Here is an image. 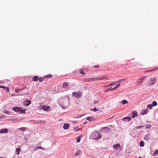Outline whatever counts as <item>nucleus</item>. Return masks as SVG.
<instances>
[{
	"mask_svg": "<svg viewBox=\"0 0 158 158\" xmlns=\"http://www.w3.org/2000/svg\"><path fill=\"white\" fill-rule=\"evenodd\" d=\"M93 137L94 139L98 140L102 137L101 134L98 132H95L93 133Z\"/></svg>",
	"mask_w": 158,
	"mask_h": 158,
	"instance_id": "nucleus-1",
	"label": "nucleus"
},
{
	"mask_svg": "<svg viewBox=\"0 0 158 158\" xmlns=\"http://www.w3.org/2000/svg\"><path fill=\"white\" fill-rule=\"evenodd\" d=\"M156 77L150 78L148 81V84L149 85H154L156 82Z\"/></svg>",
	"mask_w": 158,
	"mask_h": 158,
	"instance_id": "nucleus-2",
	"label": "nucleus"
},
{
	"mask_svg": "<svg viewBox=\"0 0 158 158\" xmlns=\"http://www.w3.org/2000/svg\"><path fill=\"white\" fill-rule=\"evenodd\" d=\"M147 76H144L138 79L136 82V84L140 85L143 81L146 78Z\"/></svg>",
	"mask_w": 158,
	"mask_h": 158,
	"instance_id": "nucleus-3",
	"label": "nucleus"
},
{
	"mask_svg": "<svg viewBox=\"0 0 158 158\" xmlns=\"http://www.w3.org/2000/svg\"><path fill=\"white\" fill-rule=\"evenodd\" d=\"M73 95L75 97L78 98H80L82 95V93L81 92H73L72 93Z\"/></svg>",
	"mask_w": 158,
	"mask_h": 158,
	"instance_id": "nucleus-4",
	"label": "nucleus"
},
{
	"mask_svg": "<svg viewBox=\"0 0 158 158\" xmlns=\"http://www.w3.org/2000/svg\"><path fill=\"white\" fill-rule=\"evenodd\" d=\"M113 147L114 149H118L119 148L121 150H122V148L119 143H117L113 145Z\"/></svg>",
	"mask_w": 158,
	"mask_h": 158,
	"instance_id": "nucleus-5",
	"label": "nucleus"
},
{
	"mask_svg": "<svg viewBox=\"0 0 158 158\" xmlns=\"http://www.w3.org/2000/svg\"><path fill=\"white\" fill-rule=\"evenodd\" d=\"M31 101L30 100H25L23 103V104L25 106H28L31 104Z\"/></svg>",
	"mask_w": 158,
	"mask_h": 158,
	"instance_id": "nucleus-6",
	"label": "nucleus"
},
{
	"mask_svg": "<svg viewBox=\"0 0 158 158\" xmlns=\"http://www.w3.org/2000/svg\"><path fill=\"white\" fill-rule=\"evenodd\" d=\"M21 108L16 107H14L12 108L13 110L14 111L16 112H20V109Z\"/></svg>",
	"mask_w": 158,
	"mask_h": 158,
	"instance_id": "nucleus-7",
	"label": "nucleus"
},
{
	"mask_svg": "<svg viewBox=\"0 0 158 158\" xmlns=\"http://www.w3.org/2000/svg\"><path fill=\"white\" fill-rule=\"evenodd\" d=\"M8 129L7 128L2 129L0 130V133H7L8 132Z\"/></svg>",
	"mask_w": 158,
	"mask_h": 158,
	"instance_id": "nucleus-8",
	"label": "nucleus"
},
{
	"mask_svg": "<svg viewBox=\"0 0 158 158\" xmlns=\"http://www.w3.org/2000/svg\"><path fill=\"white\" fill-rule=\"evenodd\" d=\"M42 108L43 110L46 111L50 108V106H47L44 105L42 106Z\"/></svg>",
	"mask_w": 158,
	"mask_h": 158,
	"instance_id": "nucleus-9",
	"label": "nucleus"
},
{
	"mask_svg": "<svg viewBox=\"0 0 158 158\" xmlns=\"http://www.w3.org/2000/svg\"><path fill=\"white\" fill-rule=\"evenodd\" d=\"M68 86V83L67 82H65L63 84V88L64 89H66Z\"/></svg>",
	"mask_w": 158,
	"mask_h": 158,
	"instance_id": "nucleus-10",
	"label": "nucleus"
},
{
	"mask_svg": "<svg viewBox=\"0 0 158 158\" xmlns=\"http://www.w3.org/2000/svg\"><path fill=\"white\" fill-rule=\"evenodd\" d=\"M131 120V118L129 117H127L123 118L122 119V120L124 121H129Z\"/></svg>",
	"mask_w": 158,
	"mask_h": 158,
	"instance_id": "nucleus-11",
	"label": "nucleus"
},
{
	"mask_svg": "<svg viewBox=\"0 0 158 158\" xmlns=\"http://www.w3.org/2000/svg\"><path fill=\"white\" fill-rule=\"evenodd\" d=\"M148 112V110L147 109H146L143 110L141 112V114L142 115H143L146 114Z\"/></svg>",
	"mask_w": 158,
	"mask_h": 158,
	"instance_id": "nucleus-12",
	"label": "nucleus"
},
{
	"mask_svg": "<svg viewBox=\"0 0 158 158\" xmlns=\"http://www.w3.org/2000/svg\"><path fill=\"white\" fill-rule=\"evenodd\" d=\"M69 127V124L68 123H65L64 124L63 126V128L64 129H68Z\"/></svg>",
	"mask_w": 158,
	"mask_h": 158,
	"instance_id": "nucleus-13",
	"label": "nucleus"
},
{
	"mask_svg": "<svg viewBox=\"0 0 158 158\" xmlns=\"http://www.w3.org/2000/svg\"><path fill=\"white\" fill-rule=\"evenodd\" d=\"M95 80H96V78H91L87 79L85 80V81L89 82V81H95Z\"/></svg>",
	"mask_w": 158,
	"mask_h": 158,
	"instance_id": "nucleus-14",
	"label": "nucleus"
},
{
	"mask_svg": "<svg viewBox=\"0 0 158 158\" xmlns=\"http://www.w3.org/2000/svg\"><path fill=\"white\" fill-rule=\"evenodd\" d=\"M132 118H134L135 117H137L138 116V114L137 112L135 111H133L132 113Z\"/></svg>",
	"mask_w": 158,
	"mask_h": 158,
	"instance_id": "nucleus-15",
	"label": "nucleus"
},
{
	"mask_svg": "<svg viewBox=\"0 0 158 158\" xmlns=\"http://www.w3.org/2000/svg\"><path fill=\"white\" fill-rule=\"evenodd\" d=\"M38 79H39L38 77L37 76H34L32 78L33 81H38Z\"/></svg>",
	"mask_w": 158,
	"mask_h": 158,
	"instance_id": "nucleus-16",
	"label": "nucleus"
},
{
	"mask_svg": "<svg viewBox=\"0 0 158 158\" xmlns=\"http://www.w3.org/2000/svg\"><path fill=\"white\" fill-rule=\"evenodd\" d=\"M107 78V77H96V80L105 79Z\"/></svg>",
	"mask_w": 158,
	"mask_h": 158,
	"instance_id": "nucleus-17",
	"label": "nucleus"
},
{
	"mask_svg": "<svg viewBox=\"0 0 158 158\" xmlns=\"http://www.w3.org/2000/svg\"><path fill=\"white\" fill-rule=\"evenodd\" d=\"M158 69V68H156L154 69H150V70H148L147 71H145V73H146V72H152V71H155V70H157Z\"/></svg>",
	"mask_w": 158,
	"mask_h": 158,
	"instance_id": "nucleus-18",
	"label": "nucleus"
},
{
	"mask_svg": "<svg viewBox=\"0 0 158 158\" xmlns=\"http://www.w3.org/2000/svg\"><path fill=\"white\" fill-rule=\"evenodd\" d=\"M46 78V77H40L39 78V80L40 82H41L43 81Z\"/></svg>",
	"mask_w": 158,
	"mask_h": 158,
	"instance_id": "nucleus-19",
	"label": "nucleus"
},
{
	"mask_svg": "<svg viewBox=\"0 0 158 158\" xmlns=\"http://www.w3.org/2000/svg\"><path fill=\"white\" fill-rule=\"evenodd\" d=\"M117 83V82H114L112 83H110L109 85H108L106 86H105V87H107L109 86H110L114 85L115 84Z\"/></svg>",
	"mask_w": 158,
	"mask_h": 158,
	"instance_id": "nucleus-20",
	"label": "nucleus"
},
{
	"mask_svg": "<svg viewBox=\"0 0 158 158\" xmlns=\"http://www.w3.org/2000/svg\"><path fill=\"white\" fill-rule=\"evenodd\" d=\"M114 90V88H108V89H106L105 90V92H108V91H113V90Z\"/></svg>",
	"mask_w": 158,
	"mask_h": 158,
	"instance_id": "nucleus-21",
	"label": "nucleus"
},
{
	"mask_svg": "<svg viewBox=\"0 0 158 158\" xmlns=\"http://www.w3.org/2000/svg\"><path fill=\"white\" fill-rule=\"evenodd\" d=\"M79 72L81 74H82L83 75H85V74L82 69H80L79 70Z\"/></svg>",
	"mask_w": 158,
	"mask_h": 158,
	"instance_id": "nucleus-22",
	"label": "nucleus"
},
{
	"mask_svg": "<svg viewBox=\"0 0 158 158\" xmlns=\"http://www.w3.org/2000/svg\"><path fill=\"white\" fill-rule=\"evenodd\" d=\"M82 137V136L81 135V136H79L77 138L76 140H77V142H79L81 140V138Z\"/></svg>",
	"mask_w": 158,
	"mask_h": 158,
	"instance_id": "nucleus-23",
	"label": "nucleus"
},
{
	"mask_svg": "<svg viewBox=\"0 0 158 158\" xmlns=\"http://www.w3.org/2000/svg\"><path fill=\"white\" fill-rule=\"evenodd\" d=\"M20 151V150L19 148H16V152H17V154L18 155L19 154Z\"/></svg>",
	"mask_w": 158,
	"mask_h": 158,
	"instance_id": "nucleus-24",
	"label": "nucleus"
},
{
	"mask_svg": "<svg viewBox=\"0 0 158 158\" xmlns=\"http://www.w3.org/2000/svg\"><path fill=\"white\" fill-rule=\"evenodd\" d=\"M158 155V150H156L153 153V155L156 156Z\"/></svg>",
	"mask_w": 158,
	"mask_h": 158,
	"instance_id": "nucleus-25",
	"label": "nucleus"
},
{
	"mask_svg": "<svg viewBox=\"0 0 158 158\" xmlns=\"http://www.w3.org/2000/svg\"><path fill=\"white\" fill-rule=\"evenodd\" d=\"M128 103V101L125 100H123L122 102V103L123 105H124Z\"/></svg>",
	"mask_w": 158,
	"mask_h": 158,
	"instance_id": "nucleus-26",
	"label": "nucleus"
},
{
	"mask_svg": "<svg viewBox=\"0 0 158 158\" xmlns=\"http://www.w3.org/2000/svg\"><path fill=\"white\" fill-rule=\"evenodd\" d=\"M144 142L143 141H141L140 143V146L141 147H143L144 146Z\"/></svg>",
	"mask_w": 158,
	"mask_h": 158,
	"instance_id": "nucleus-27",
	"label": "nucleus"
},
{
	"mask_svg": "<svg viewBox=\"0 0 158 158\" xmlns=\"http://www.w3.org/2000/svg\"><path fill=\"white\" fill-rule=\"evenodd\" d=\"M86 119L90 121H92L93 120V118L91 117H88L86 118Z\"/></svg>",
	"mask_w": 158,
	"mask_h": 158,
	"instance_id": "nucleus-28",
	"label": "nucleus"
},
{
	"mask_svg": "<svg viewBox=\"0 0 158 158\" xmlns=\"http://www.w3.org/2000/svg\"><path fill=\"white\" fill-rule=\"evenodd\" d=\"M153 107V105L152 104H149L147 106V108L151 109Z\"/></svg>",
	"mask_w": 158,
	"mask_h": 158,
	"instance_id": "nucleus-29",
	"label": "nucleus"
},
{
	"mask_svg": "<svg viewBox=\"0 0 158 158\" xmlns=\"http://www.w3.org/2000/svg\"><path fill=\"white\" fill-rule=\"evenodd\" d=\"M151 127V125L150 124H147L145 126L146 129L150 128Z\"/></svg>",
	"mask_w": 158,
	"mask_h": 158,
	"instance_id": "nucleus-30",
	"label": "nucleus"
},
{
	"mask_svg": "<svg viewBox=\"0 0 158 158\" xmlns=\"http://www.w3.org/2000/svg\"><path fill=\"white\" fill-rule=\"evenodd\" d=\"M19 129L20 130H21L23 131H24L26 130V128L24 127H22L19 128Z\"/></svg>",
	"mask_w": 158,
	"mask_h": 158,
	"instance_id": "nucleus-31",
	"label": "nucleus"
},
{
	"mask_svg": "<svg viewBox=\"0 0 158 158\" xmlns=\"http://www.w3.org/2000/svg\"><path fill=\"white\" fill-rule=\"evenodd\" d=\"M81 153V152L80 151L77 152L75 154V155H79Z\"/></svg>",
	"mask_w": 158,
	"mask_h": 158,
	"instance_id": "nucleus-32",
	"label": "nucleus"
},
{
	"mask_svg": "<svg viewBox=\"0 0 158 158\" xmlns=\"http://www.w3.org/2000/svg\"><path fill=\"white\" fill-rule=\"evenodd\" d=\"M157 104L156 101H154L152 102L153 106H156L157 105Z\"/></svg>",
	"mask_w": 158,
	"mask_h": 158,
	"instance_id": "nucleus-33",
	"label": "nucleus"
},
{
	"mask_svg": "<svg viewBox=\"0 0 158 158\" xmlns=\"http://www.w3.org/2000/svg\"><path fill=\"white\" fill-rule=\"evenodd\" d=\"M90 110H91V111L93 110V111H94V112H95V111H97L98 110H97L96 109V107H95L94 109H90Z\"/></svg>",
	"mask_w": 158,
	"mask_h": 158,
	"instance_id": "nucleus-34",
	"label": "nucleus"
},
{
	"mask_svg": "<svg viewBox=\"0 0 158 158\" xmlns=\"http://www.w3.org/2000/svg\"><path fill=\"white\" fill-rule=\"evenodd\" d=\"M127 78L124 79H121V80H120L118 81H117L116 82H120V81H126L127 80Z\"/></svg>",
	"mask_w": 158,
	"mask_h": 158,
	"instance_id": "nucleus-35",
	"label": "nucleus"
},
{
	"mask_svg": "<svg viewBox=\"0 0 158 158\" xmlns=\"http://www.w3.org/2000/svg\"><path fill=\"white\" fill-rule=\"evenodd\" d=\"M120 85V84H119L118 85L116 86L114 88V90L117 89L118 88Z\"/></svg>",
	"mask_w": 158,
	"mask_h": 158,
	"instance_id": "nucleus-36",
	"label": "nucleus"
},
{
	"mask_svg": "<svg viewBox=\"0 0 158 158\" xmlns=\"http://www.w3.org/2000/svg\"><path fill=\"white\" fill-rule=\"evenodd\" d=\"M25 110H22L21 108L20 113H25Z\"/></svg>",
	"mask_w": 158,
	"mask_h": 158,
	"instance_id": "nucleus-37",
	"label": "nucleus"
},
{
	"mask_svg": "<svg viewBox=\"0 0 158 158\" xmlns=\"http://www.w3.org/2000/svg\"><path fill=\"white\" fill-rule=\"evenodd\" d=\"M44 77H46V78H50L52 77V75L51 74H49Z\"/></svg>",
	"mask_w": 158,
	"mask_h": 158,
	"instance_id": "nucleus-38",
	"label": "nucleus"
},
{
	"mask_svg": "<svg viewBox=\"0 0 158 158\" xmlns=\"http://www.w3.org/2000/svg\"><path fill=\"white\" fill-rule=\"evenodd\" d=\"M21 90V89H15V92L17 93V92H19Z\"/></svg>",
	"mask_w": 158,
	"mask_h": 158,
	"instance_id": "nucleus-39",
	"label": "nucleus"
},
{
	"mask_svg": "<svg viewBox=\"0 0 158 158\" xmlns=\"http://www.w3.org/2000/svg\"><path fill=\"white\" fill-rule=\"evenodd\" d=\"M144 127V126H138L136 127V129L141 128L142 127Z\"/></svg>",
	"mask_w": 158,
	"mask_h": 158,
	"instance_id": "nucleus-40",
	"label": "nucleus"
},
{
	"mask_svg": "<svg viewBox=\"0 0 158 158\" xmlns=\"http://www.w3.org/2000/svg\"><path fill=\"white\" fill-rule=\"evenodd\" d=\"M99 102V101L98 100L95 101L94 100V104H95L98 103Z\"/></svg>",
	"mask_w": 158,
	"mask_h": 158,
	"instance_id": "nucleus-41",
	"label": "nucleus"
},
{
	"mask_svg": "<svg viewBox=\"0 0 158 158\" xmlns=\"http://www.w3.org/2000/svg\"><path fill=\"white\" fill-rule=\"evenodd\" d=\"M0 88H3V89H6V87L2 85V86H0Z\"/></svg>",
	"mask_w": 158,
	"mask_h": 158,
	"instance_id": "nucleus-42",
	"label": "nucleus"
},
{
	"mask_svg": "<svg viewBox=\"0 0 158 158\" xmlns=\"http://www.w3.org/2000/svg\"><path fill=\"white\" fill-rule=\"evenodd\" d=\"M36 148H38V149H43V148L41 147V146H39V147H38Z\"/></svg>",
	"mask_w": 158,
	"mask_h": 158,
	"instance_id": "nucleus-43",
	"label": "nucleus"
},
{
	"mask_svg": "<svg viewBox=\"0 0 158 158\" xmlns=\"http://www.w3.org/2000/svg\"><path fill=\"white\" fill-rule=\"evenodd\" d=\"M99 67V66L98 65H97L94 66V67H95L97 69Z\"/></svg>",
	"mask_w": 158,
	"mask_h": 158,
	"instance_id": "nucleus-44",
	"label": "nucleus"
},
{
	"mask_svg": "<svg viewBox=\"0 0 158 158\" xmlns=\"http://www.w3.org/2000/svg\"><path fill=\"white\" fill-rule=\"evenodd\" d=\"M12 96H16V95L15 94H12L11 95Z\"/></svg>",
	"mask_w": 158,
	"mask_h": 158,
	"instance_id": "nucleus-45",
	"label": "nucleus"
},
{
	"mask_svg": "<svg viewBox=\"0 0 158 158\" xmlns=\"http://www.w3.org/2000/svg\"><path fill=\"white\" fill-rule=\"evenodd\" d=\"M68 107L67 106H65V107H63V106H62V108H64V109H66V108H67Z\"/></svg>",
	"mask_w": 158,
	"mask_h": 158,
	"instance_id": "nucleus-46",
	"label": "nucleus"
},
{
	"mask_svg": "<svg viewBox=\"0 0 158 158\" xmlns=\"http://www.w3.org/2000/svg\"><path fill=\"white\" fill-rule=\"evenodd\" d=\"M6 90L7 92H8L9 91V89L8 88L6 89Z\"/></svg>",
	"mask_w": 158,
	"mask_h": 158,
	"instance_id": "nucleus-47",
	"label": "nucleus"
},
{
	"mask_svg": "<svg viewBox=\"0 0 158 158\" xmlns=\"http://www.w3.org/2000/svg\"><path fill=\"white\" fill-rule=\"evenodd\" d=\"M26 87V86H25V87H23V88H22V89H21V90H23V89H25V88Z\"/></svg>",
	"mask_w": 158,
	"mask_h": 158,
	"instance_id": "nucleus-48",
	"label": "nucleus"
},
{
	"mask_svg": "<svg viewBox=\"0 0 158 158\" xmlns=\"http://www.w3.org/2000/svg\"><path fill=\"white\" fill-rule=\"evenodd\" d=\"M3 118V117L2 116H1L0 117V119L2 118Z\"/></svg>",
	"mask_w": 158,
	"mask_h": 158,
	"instance_id": "nucleus-49",
	"label": "nucleus"
},
{
	"mask_svg": "<svg viewBox=\"0 0 158 158\" xmlns=\"http://www.w3.org/2000/svg\"><path fill=\"white\" fill-rule=\"evenodd\" d=\"M0 158H6L3 157H0Z\"/></svg>",
	"mask_w": 158,
	"mask_h": 158,
	"instance_id": "nucleus-50",
	"label": "nucleus"
},
{
	"mask_svg": "<svg viewBox=\"0 0 158 158\" xmlns=\"http://www.w3.org/2000/svg\"><path fill=\"white\" fill-rule=\"evenodd\" d=\"M139 158H143L142 157H141L140 156Z\"/></svg>",
	"mask_w": 158,
	"mask_h": 158,
	"instance_id": "nucleus-51",
	"label": "nucleus"
}]
</instances>
